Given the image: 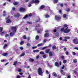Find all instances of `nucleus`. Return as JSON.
I'll use <instances>...</instances> for the list:
<instances>
[{
	"label": "nucleus",
	"instance_id": "45",
	"mask_svg": "<svg viewBox=\"0 0 78 78\" xmlns=\"http://www.w3.org/2000/svg\"><path fill=\"white\" fill-rule=\"evenodd\" d=\"M40 54H41V55H44L45 54L44 53V52H43V51H41L40 52Z\"/></svg>",
	"mask_w": 78,
	"mask_h": 78
},
{
	"label": "nucleus",
	"instance_id": "51",
	"mask_svg": "<svg viewBox=\"0 0 78 78\" xmlns=\"http://www.w3.org/2000/svg\"><path fill=\"white\" fill-rule=\"evenodd\" d=\"M9 36V34H6L5 35V37H8Z\"/></svg>",
	"mask_w": 78,
	"mask_h": 78
},
{
	"label": "nucleus",
	"instance_id": "6",
	"mask_svg": "<svg viewBox=\"0 0 78 78\" xmlns=\"http://www.w3.org/2000/svg\"><path fill=\"white\" fill-rule=\"evenodd\" d=\"M40 2L39 0H32L31 1V3H39Z\"/></svg>",
	"mask_w": 78,
	"mask_h": 78
},
{
	"label": "nucleus",
	"instance_id": "31",
	"mask_svg": "<svg viewBox=\"0 0 78 78\" xmlns=\"http://www.w3.org/2000/svg\"><path fill=\"white\" fill-rule=\"evenodd\" d=\"M3 56H8V53H4L3 54Z\"/></svg>",
	"mask_w": 78,
	"mask_h": 78
},
{
	"label": "nucleus",
	"instance_id": "59",
	"mask_svg": "<svg viewBox=\"0 0 78 78\" xmlns=\"http://www.w3.org/2000/svg\"><path fill=\"white\" fill-rule=\"evenodd\" d=\"M66 55H69V52H67V51H66Z\"/></svg>",
	"mask_w": 78,
	"mask_h": 78
},
{
	"label": "nucleus",
	"instance_id": "64",
	"mask_svg": "<svg viewBox=\"0 0 78 78\" xmlns=\"http://www.w3.org/2000/svg\"><path fill=\"white\" fill-rule=\"evenodd\" d=\"M57 31V30H56V29H54L53 30V32L54 33H56Z\"/></svg>",
	"mask_w": 78,
	"mask_h": 78
},
{
	"label": "nucleus",
	"instance_id": "24",
	"mask_svg": "<svg viewBox=\"0 0 78 78\" xmlns=\"http://www.w3.org/2000/svg\"><path fill=\"white\" fill-rule=\"evenodd\" d=\"M7 46H8V44H4L3 47V48H4V49H5V48H6V47H7Z\"/></svg>",
	"mask_w": 78,
	"mask_h": 78
},
{
	"label": "nucleus",
	"instance_id": "60",
	"mask_svg": "<svg viewBox=\"0 0 78 78\" xmlns=\"http://www.w3.org/2000/svg\"><path fill=\"white\" fill-rule=\"evenodd\" d=\"M20 49L21 50H23V47H20Z\"/></svg>",
	"mask_w": 78,
	"mask_h": 78
},
{
	"label": "nucleus",
	"instance_id": "29",
	"mask_svg": "<svg viewBox=\"0 0 78 78\" xmlns=\"http://www.w3.org/2000/svg\"><path fill=\"white\" fill-rule=\"evenodd\" d=\"M27 45L28 47H30V46H31V44L30 43H27Z\"/></svg>",
	"mask_w": 78,
	"mask_h": 78
},
{
	"label": "nucleus",
	"instance_id": "40",
	"mask_svg": "<svg viewBox=\"0 0 78 78\" xmlns=\"http://www.w3.org/2000/svg\"><path fill=\"white\" fill-rule=\"evenodd\" d=\"M18 71L19 72H22V69H18Z\"/></svg>",
	"mask_w": 78,
	"mask_h": 78
},
{
	"label": "nucleus",
	"instance_id": "25",
	"mask_svg": "<svg viewBox=\"0 0 78 78\" xmlns=\"http://www.w3.org/2000/svg\"><path fill=\"white\" fill-rule=\"evenodd\" d=\"M49 56H53V53L51 51H50L49 53Z\"/></svg>",
	"mask_w": 78,
	"mask_h": 78
},
{
	"label": "nucleus",
	"instance_id": "13",
	"mask_svg": "<svg viewBox=\"0 0 78 78\" xmlns=\"http://www.w3.org/2000/svg\"><path fill=\"white\" fill-rule=\"evenodd\" d=\"M34 53H38L39 52V50H35L33 51Z\"/></svg>",
	"mask_w": 78,
	"mask_h": 78
},
{
	"label": "nucleus",
	"instance_id": "48",
	"mask_svg": "<svg viewBox=\"0 0 78 78\" xmlns=\"http://www.w3.org/2000/svg\"><path fill=\"white\" fill-rule=\"evenodd\" d=\"M59 12L60 14H62V11L61 9L59 10Z\"/></svg>",
	"mask_w": 78,
	"mask_h": 78
},
{
	"label": "nucleus",
	"instance_id": "44",
	"mask_svg": "<svg viewBox=\"0 0 78 78\" xmlns=\"http://www.w3.org/2000/svg\"><path fill=\"white\" fill-rule=\"evenodd\" d=\"M65 39H70V37H64Z\"/></svg>",
	"mask_w": 78,
	"mask_h": 78
},
{
	"label": "nucleus",
	"instance_id": "38",
	"mask_svg": "<svg viewBox=\"0 0 78 78\" xmlns=\"http://www.w3.org/2000/svg\"><path fill=\"white\" fill-rule=\"evenodd\" d=\"M13 5H18V3L17 2H15L13 3Z\"/></svg>",
	"mask_w": 78,
	"mask_h": 78
},
{
	"label": "nucleus",
	"instance_id": "33",
	"mask_svg": "<svg viewBox=\"0 0 78 78\" xmlns=\"http://www.w3.org/2000/svg\"><path fill=\"white\" fill-rule=\"evenodd\" d=\"M73 61L74 63H76L77 62V60L76 59H74L73 60Z\"/></svg>",
	"mask_w": 78,
	"mask_h": 78
},
{
	"label": "nucleus",
	"instance_id": "61",
	"mask_svg": "<svg viewBox=\"0 0 78 78\" xmlns=\"http://www.w3.org/2000/svg\"><path fill=\"white\" fill-rule=\"evenodd\" d=\"M37 48V47H36V46L33 47L32 48V49H34V48Z\"/></svg>",
	"mask_w": 78,
	"mask_h": 78
},
{
	"label": "nucleus",
	"instance_id": "56",
	"mask_svg": "<svg viewBox=\"0 0 78 78\" xmlns=\"http://www.w3.org/2000/svg\"><path fill=\"white\" fill-rule=\"evenodd\" d=\"M46 73H47V74H49V72H48V71L47 70L46 71Z\"/></svg>",
	"mask_w": 78,
	"mask_h": 78
},
{
	"label": "nucleus",
	"instance_id": "22",
	"mask_svg": "<svg viewBox=\"0 0 78 78\" xmlns=\"http://www.w3.org/2000/svg\"><path fill=\"white\" fill-rule=\"evenodd\" d=\"M45 5H41L40 7V9H43V8H45Z\"/></svg>",
	"mask_w": 78,
	"mask_h": 78
},
{
	"label": "nucleus",
	"instance_id": "35",
	"mask_svg": "<svg viewBox=\"0 0 78 78\" xmlns=\"http://www.w3.org/2000/svg\"><path fill=\"white\" fill-rule=\"evenodd\" d=\"M55 35L57 37H58L59 36V33L58 32H56L55 33Z\"/></svg>",
	"mask_w": 78,
	"mask_h": 78
},
{
	"label": "nucleus",
	"instance_id": "49",
	"mask_svg": "<svg viewBox=\"0 0 78 78\" xmlns=\"http://www.w3.org/2000/svg\"><path fill=\"white\" fill-rule=\"evenodd\" d=\"M29 17H32V16H33V15L32 14V13H30L29 15Z\"/></svg>",
	"mask_w": 78,
	"mask_h": 78
},
{
	"label": "nucleus",
	"instance_id": "2",
	"mask_svg": "<svg viewBox=\"0 0 78 78\" xmlns=\"http://www.w3.org/2000/svg\"><path fill=\"white\" fill-rule=\"evenodd\" d=\"M11 31L15 33H16L17 31V27L16 26L12 27L11 28Z\"/></svg>",
	"mask_w": 78,
	"mask_h": 78
},
{
	"label": "nucleus",
	"instance_id": "39",
	"mask_svg": "<svg viewBox=\"0 0 78 78\" xmlns=\"http://www.w3.org/2000/svg\"><path fill=\"white\" fill-rule=\"evenodd\" d=\"M23 43H24V41H21L20 43V45H23Z\"/></svg>",
	"mask_w": 78,
	"mask_h": 78
},
{
	"label": "nucleus",
	"instance_id": "21",
	"mask_svg": "<svg viewBox=\"0 0 78 78\" xmlns=\"http://www.w3.org/2000/svg\"><path fill=\"white\" fill-rule=\"evenodd\" d=\"M50 51V50L48 49H47L45 50L46 53H48Z\"/></svg>",
	"mask_w": 78,
	"mask_h": 78
},
{
	"label": "nucleus",
	"instance_id": "30",
	"mask_svg": "<svg viewBox=\"0 0 78 78\" xmlns=\"http://www.w3.org/2000/svg\"><path fill=\"white\" fill-rule=\"evenodd\" d=\"M17 61L14 62H13V66H15V65H16L17 64Z\"/></svg>",
	"mask_w": 78,
	"mask_h": 78
},
{
	"label": "nucleus",
	"instance_id": "8",
	"mask_svg": "<svg viewBox=\"0 0 78 78\" xmlns=\"http://www.w3.org/2000/svg\"><path fill=\"white\" fill-rule=\"evenodd\" d=\"M19 11L20 12H24L25 11V9L23 7H21L19 9Z\"/></svg>",
	"mask_w": 78,
	"mask_h": 78
},
{
	"label": "nucleus",
	"instance_id": "54",
	"mask_svg": "<svg viewBox=\"0 0 78 78\" xmlns=\"http://www.w3.org/2000/svg\"><path fill=\"white\" fill-rule=\"evenodd\" d=\"M46 42H47V39H44L43 41V42H44V43H45Z\"/></svg>",
	"mask_w": 78,
	"mask_h": 78
},
{
	"label": "nucleus",
	"instance_id": "15",
	"mask_svg": "<svg viewBox=\"0 0 78 78\" xmlns=\"http://www.w3.org/2000/svg\"><path fill=\"white\" fill-rule=\"evenodd\" d=\"M65 30V28L64 27H62L60 29V30L62 32H64V30Z\"/></svg>",
	"mask_w": 78,
	"mask_h": 78
},
{
	"label": "nucleus",
	"instance_id": "41",
	"mask_svg": "<svg viewBox=\"0 0 78 78\" xmlns=\"http://www.w3.org/2000/svg\"><path fill=\"white\" fill-rule=\"evenodd\" d=\"M63 16V18H66V17H67V15L64 14Z\"/></svg>",
	"mask_w": 78,
	"mask_h": 78
},
{
	"label": "nucleus",
	"instance_id": "32",
	"mask_svg": "<svg viewBox=\"0 0 78 78\" xmlns=\"http://www.w3.org/2000/svg\"><path fill=\"white\" fill-rule=\"evenodd\" d=\"M41 31H42V30L41 29H40V30H37V33H41Z\"/></svg>",
	"mask_w": 78,
	"mask_h": 78
},
{
	"label": "nucleus",
	"instance_id": "57",
	"mask_svg": "<svg viewBox=\"0 0 78 78\" xmlns=\"http://www.w3.org/2000/svg\"><path fill=\"white\" fill-rule=\"evenodd\" d=\"M27 23H28V24H31L32 23L27 21Z\"/></svg>",
	"mask_w": 78,
	"mask_h": 78
},
{
	"label": "nucleus",
	"instance_id": "19",
	"mask_svg": "<svg viewBox=\"0 0 78 78\" xmlns=\"http://www.w3.org/2000/svg\"><path fill=\"white\" fill-rule=\"evenodd\" d=\"M29 61L30 62H33V61H34V59H33V58H30L29 59Z\"/></svg>",
	"mask_w": 78,
	"mask_h": 78
},
{
	"label": "nucleus",
	"instance_id": "7",
	"mask_svg": "<svg viewBox=\"0 0 78 78\" xmlns=\"http://www.w3.org/2000/svg\"><path fill=\"white\" fill-rule=\"evenodd\" d=\"M20 16V15L19 13L17 12L14 15V16L15 17H17V18H19V17Z\"/></svg>",
	"mask_w": 78,
	"mask_h": 78
},
{
	"label": "nucleus",
	"instance_id": "53",
	"mask_svg": "<svg viewBox=\"0 0 78 78\" xmlns=\"http://www.w3.org/2000/svg\"><path fill=\"white\" fill-rule=\"evenodd\" d=\"M43 58H46V55H44L43 56Z\"/></svg>",
	"mask_w": 78,
	"mask_h": 78
},
{
	"label": "nucleus",
	"instance_id": "16",
	"mask_svg": "<svg viewBox=\"0 0 78 78\" xmlns=\"http://www.w3.org/2000/svg\"><path fill=\"white\" fill-rule=\"evenodd\" d=\"M52 50H55L57 48H56V46L54 45L52 46Z\"/></svg>",
	"mask_w": 78,
	"mask_h": 78
},
{
	"label": "nucleus",
	"instance_id": "36",
	"mask_svg": "<svg viewBox=\"0 0 78 78\" xmlns=\"http://www.w3.org/2000/svg\"><path fill=\"white\" fill-rule=\"evenodd\" d=\"M41 20V19L40 18H39L38 19L35 21L36 23H37V22H40V20Z\"/></svg>",
	"mask_w": 78,
	"mask_h": 78
},
{
	"label": "nucleus",
	"instance_id": "5",
	"mask_svg": "<svg viewBox=\"0 0 78 78\" xmlns=\"http://www.w3.org/2000/svg\"><path fill=\"white\" fill-rule=\"evenodd\" d=\"M55 20H56L58 21L61 20V16H59L56 15L55 17Z\"/></svg>",
	"mask_w": 78,
	"mask_h": 78
},
{
	"label": "nucleus",
	"instance_id": "23",
	"mask_svg": "<svg viewBox=\"0 0 78 78\" xmlns=\"http://www.w3.org/2000/svg\"><path fill=\"white\" fill-rule=\"evenodd\" d=\"M44 44H42V43H40L39 44H38L37 45V47H40L41 46H42Z\"/></svg>",
	"mask_w": 78,
	"mask_h": 78
},
{
	"label": "nucleus",
	"instance_id": "17",
	"mask_svg": "<svg viewBox=\"0 0 78 78\" xmlns=\"http://www.w3.org/2000/svg\"><path fill=\"white\" fill-rule=\"evenodd\" d=\"M44 16L45 17V18H47L50 17V16L47 14H46L44 15Z\"/></svg>",
	"mask_w": 78,
	"mask_h": 78
},
{
	"label": "nucleus",
	"instance_id": "20",
	"mask_svg": "<svg viewBox=\"0 0 78 78\" xmlns=\"http://www.w3.org/2000/svg\"><path fill=\"white\" fill-rule=\"evenodd\" d=\"M25 52H23L22 54H21L20 55V56L21 57H22V56H25Z\"/></svg>",
	"mask_w": 78,
	"mask_h": 78
},
{
	"label": "nucleus",
	"instance_id": "52",
	"mask_svg": "<svg viewBox=\"0 0 78 78\" xmlns=\"http://www.w3.org/2000/svg\"><path fill=\"white\" fill-rule=\"evenodd\" d=\"M21 77L19 75L16 76V78H20Z\"/></svg>",
	"mask_w": 78,
	"mask_h": 78
},
{
	"label": "nucleus",
	"instance_id": "4",
	"mask_svg": "<svg viewBox=\"0 0 78 78\" xmlns=\"http://www.w3.org/2000/svg\"><path fill=\"white\" fill-rule=\"evenodd\" d=\"M73 42L74 44H75V45H76L77 44H78V40L77 38H75L73 40Z\"/></svg>",
	"mask_w": 78,
	"mask_h": 78
},
{
	"label": "nucleus",
	"instance_id": "18",
	"mask_svg": "<svg viewBox=\"0 0 78 78\" xmlns=\"http://www.w3.org/2000/svg\"><path fill=\"white\" fill-rule=\"evenodd\" d=\"M60 72L63 75H65V73L64 72V71L63 70H60Z\"/></svg>",
	"mask_w": 78,
	"mask_h": 78
},
{
	"label": "nucleus",
	"instance_id": "10",
	"mask_svg": "<svg viewBox=\"0 0 78 78\" xmlns=\"http://www.w3.org/2000/svg\"><path fill=\"white\" fill-rule=\"evenodd\" d=\"M48 36H49V34L48 33H46L44 35L45 37H48Z\"/></svg>",
	"mask_w": 78,
	"mask_h": 78
},
{
	"label": "nucleus",
	"instance_id": "9",
	"mask_svg": "<svg viewBox=\"0 0 78 78\" xmlns=\"http://www.w3.org/2000/svg\"><path fill=\"white\" fill-rule=\"evenodd\" d=\"M15 34H16V32L12 31V32H10V33L9 35L10 36H12H12H13Z\"/></svg>",
	"mask_w": 78,
	"mask_h": 78
},
{
	"label": "nucleus",
	"instance_id": "14",
	"mask_svg": "<svg viewBox=\"0 0 78 78\" xmlns=\"http://www.w3.org/2000/svg\"><path fill=\"white\" fill-rule=\"evenodd\" d=\"M52 75L53 76H55V77H56L57 76V74L56 73L54 72L52 73Z\"/></svg>",
	"mask_w": 78,
	"mask_h": 78
},
{
	"label": "nucleus",
	"instance_id": "34",
	"mask_svg": "<svg viewBox=\"0 0 78 78\" xmlns=\"http://www.w3.org/2000/svg\"><path fill=\"white\" fill-rule=\"evenodd\" d=\"M67 27H68V25L67 24H65L64 25V27L65 28H67Z\"/></svg>",
	"mask_w": 78,
	"mask_h": 78
},
{
	"label": "nucleus",
	"instance_id": "50",
	"mask_svg": "<svg viewBox=\"0 0 78 78\" xmlns=\"http://www.w3.org/2000/svg\"><path fill=\"white\" fill-rule=\"evenodd\" d=\"M47 47H48V46H46V47H44L42 48V50H44V49L46 48Z\"/></svg>",
	"mask_w": 78,
	"mask_h": 78
},
{
	"label": "nucleus",
	"instance_id": "58",
	"mask_svg": "<svg viewBox=\"0 0 78 78\" xmlns=\"http://www.w3.org/2000/svg\"><path fill=\"white\" fill-rule=\"evenodd\" d=\"M60 6H61V7H62L63 6V4L61 3L60 4Z\"/></svg>",
	"mask_w": 78,
	"mask_h": 78
},
{
	"label": "nucleus",
	"instance_id": "12",
	"mask_svg": "<svg viewBox=\"0 0 78 78\" xmlns=\"http://www.w3.org/2000/svg\"><path fill=\"white\" fill-rule=\"evenodd\" d=\"M11 21L9 19H8L6 21V23H11Z\"/></svg>",
	"mask_w": 78,
	"mask_h": 78
},
{
	"label": "nucleus",
	"instance_id": "47",
	"mask_svg": "<svg viewBox=\"0 0 78 78\" xmlns=\"http://www.w3.org/2000/svg\"><path fill=\"white\" fill-rule=\"evenodd\" d=\"M63 62L64 63V64H65V63H66L67 62V60H64L63 61Z\"/></svg>",
	"mask_w": 78,
	"mask_h": 78
},
{
	"label": "nucleus",
	"instance_id": "43",
	"mask_svg": "<svg viewBox=\"0 0 78 78\" xmlns=\"http://www.w3.org/2000/svg\"><path fill=\"white\" fill-rule=\"evenodd\" d=\"M54 2L55 3H58V0H54Z\"/></svg>",
	"mask_w": 78,
	"mask_h": 78
},
{
	"label": "nucleus",
	"instance_id": "28",
	"mask_svg": "<svg viewBox=\"0 0 78 78\" xmlns=\"http://www.w3.org/2000/svg\"><path fill=\"white\" fill-rule=\"evenodd\" d=\"M39 38V36L38 35H37L35 37V39L36 40H38Z\"/></svg>",
	"mask_w": 78,
	"mask_h": 78
},
{
	"label": "nucleus",
	"instance_id": "3",
	"mask_svg": "<svg viewBox=\"0 0 78 78\" xmlns=\"http://www.w3.org/2000/svg\"><path fill=\"white\" fill-rule=\"evenodd\" d=\"M71 31L70 29H69V27H67L65 29L64 31V33H68Z\"/></svg>",
	"mask_w": 78,
	"mask_h": 78
},
{
	"label": "nucleus",
	"instance_id": "62",
	"mask_svg": "<svg viewBox=\"0 0 78 78\" xmlns=\"http://www.w3.org/2000/svg\"><path fill=\"white\" fill-rule=\"evenodd\" d=\"M65 67V66L64 65H63L62 67V69H64Z\"/></svg>",
	"mask_w": 78,
	"mask_h": 78
},
{
	"label": "nucleus",
	"instance_id": "1",
	"mask_svg": "<svg viewBox=\"0 0 78 78\" xmlns=\"http://www.w3.org/2000/svg\"><path fill=\"white\" fill-rule=\"evenodd\" d=\"M38 73L39 75H41L43 74V72H42V69L41 68H40L38 69Z\"/></svg>",
	"mask_w": 78,
	"mask_h": 78
},
{
	"label": "nucleus",
	"instance_id": "37",
	"mask_svg": "<svg viewBox=\"0 0 78 78\" xmlns=\"http://www.w3.org/2000/svg\"><path fill=\"white\" fill-rule=\"evenodd\" d=\"M3 31V28L2 27H0V32H2Z\"/></svg>",
	"mask_w": 78,
	"mask_h": 78
},
{
	"label": "nucleus",
	"instance_id": "46",
	"mask_svg": "<svg viewBox=\"0 0 78 78\" xmlns=\"http://www.w3.org/2000/svg\"><path fill=\"white\" fill-rule=\"evenodd\" d=\"M61 59H64L65 58L64 57V56L62 55V56L61 57Z\"/></svg>",
	"mask_w": 78,
	"mask_h": 78
},
{
	"label": "nucleus",
	"instance_id": "26",
	"mask_svg": "<svg viewBox=\"0 0 78 78\" xmlns=\"http://www.w3.org/2000/svg\"><path fill=\"white\" fill-rule=\"evenodd\" d=\"M28 15H26L23 18L24 19H27V18H28Z\"/></svg>",
	"mask_w": 78,
	"mask_h": 78
},
{
	"label": "nucleus",
	"instance_id": "63",
	"mask_svg": "<svg viewBox=\"0 0 78 78\" xmlns=\"http://www.w3.org/2000/svg\"><path fill=\"white\" fill-rule=\"evenodd\" d=\"M62 63V62H61V61H59V65L60 66H61Z\"/></svg>",
	"mask_w": 78,
	"mask_h": 78
},
{
	"label": "nucleus",
	"instance_id": "55",
	"mask_svg": "<svg viewBox=\"0 0 78 78\" xmlns=\"http://www.w3.org/2000/svg\"><path fill=\"white\" fill-rule=\"evenodd\" d=\"M67 12H69L70 11V9L68 8L66 10Z\"/></svg>",
	"mask_w": 78,
	"mask_h": 78
},
{
	"label": "nucleus",
	"instance_id": "42",
	"mask_svg": "<svg viewBox=\"0 0 78 78\" xmlns=\"http://www.w3.org/2000/svg\"><path fill=\"white\" fill-rule=\"evenodd\" d=\"M23 39H27V37L25 35H24L23 36Z\"/></svg>",
	"mask_w": 78,
	"mask_h": 78
},
{
	"label": "nucleus",
	"instance_id": "11",
	"mask_svg": "<svg viewBox=\"0 0 78 78\" xmlns=\"http://www.w3.org/2000/svg\"><path fill=\"white\" fill-rule=\"evenodd\" d=\"M55 66H56L57 67H59V63H58V62H55Z\"/></svg>",
	"mask_w": 78,
	"mask_h": 78
},
{
	"label": "nucleus",
	"instance_id": "27",
	"mask_svg": "<svg viewBox=\"0 0 78 78\" xmlns=\"http://www.w3.org/2000/svg\"><path fill=\"white\" fill-rule=\"evenodd\" d=\"M31 4H33V3H31V1L29 2V4L28 5V7H30L31 6Z\"/></svg>",
	"mask_w": 78,
	"mask_h": 78
}]
</instances>
